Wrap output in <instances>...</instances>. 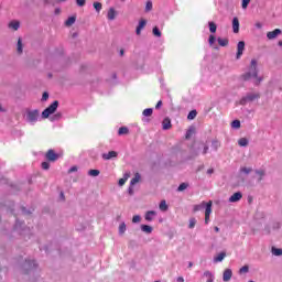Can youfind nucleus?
Masks as SVG:
<instances>
[{
  "mask_svg": "<svg viewBox=\"0 0 282 282\" xmlns=\"http://www.w3.org/2000/svg\"><path fill=\"white\" fill-rule=\"evenodd\" d=\"M112 158H118V152L110 151L108 153L102 154V160H112Z\"/></svg>",
  "mask_w": 282,
  "mask_h": 282,
  "instance_id": "12",
  "label": "nucleus"
},
{
  "mask_svg": "<svg viewBox=\"0 0 282 282\" xmlns=\"http://www.w3.org/2000/svg\"><path fill=\"white\" fill-rule=\"evenodd\" d=\"M208 25H209V32L212 34H215V32H217V24L215 22H209Z\"/></svg>",
  "mask_w": 282,
  "mask_h": 282,
  "instance_id": "25",
  "label": "nucleus"
},
{
  "mask_svg": "<svg viewBox=\"0 0 282 282\" xmlns=\"http://www.w3.org/2000/svg\"><path fill=\"white\" fill-rule=\"evenodd\" d=\"M256 28H258V30H261V28H263V25L261 24V22H257Z\"/></svg>",
  "mask_w": 282,
  "mask_h": 282,
  "instance_id": "57",
  "label": "nucleus"
},
{
  "mask_svg": "<svg viewBox=\"0 0 282 282\" xmlns=\"http://www.w3.org/2000/svg\"><path fill=\"white\" fill-rule=\"evenodd\" d=\"M217 42L220 45V47H228V43H229L228 39H226V37L225 39L218 37Z\"/></svg>",
  "mask_w": 282,
  "mask_h": 282,
  "instance_id": "18",
  "label": "nucleus"
},
{
  "mask_svg": "<svg viewBox=\"0 0 282 282\" xmlns=\"http://www.w3.org/2000/svg\"><path fill=\"white\" fill-rule=\"evenodd\" d=\"M162 107V100H159L158 104L155 105V109H160Z\"/></svg>",
  "mask_w": 282,
  "mask_h": 282,
  "instance_id": "56",
  "label": "nucleus"
},
{
  "mask_svg": "<svg viewBox=\"0 0 282 282\" xmlns=\"http://www.w3.org/2000/svg\"><path fill=\"white\" fill-rule=\"evenodd\" d=\"M9 28H10V30H14V32H17V30H19V28H21V22L13 20L9 23Z\"/></svg>",
  "mask_w": 282,
  "mask_h": 282,
  "instance_id": "15",
  "label": "nucleus"
},
{
  "mask_svg": "<svg viewBox=\"0 0 282 282\" xmlns=\"http://www.w3.org/2000/svg\"><path fill=\"white\" fill-rule=\"evenodd\" d=\"M124 184H127V177L120 178L119 186H124Z\"/></svg>",
  "mask_w": 282,
  "mask_h": 282,
  "instance_id": "51",
  "label": "nucleus"
},
{
  "mask_svg": "<svg viewBox=\"0 0 282 282\" xmlns=\"http://www.w3.org/2000/svg\"><path fill=\"white\" fill-rule=\"evenodd\" d=\"M213 281H214L213 276L207 280V282H213Z\"/></svg>",
  "mask_w": 282,
  "mask_h": 282,
  "instance_id": "63",
  "label": "nucleus"
},
{
  "mask_svg": "<svg viewBox=\"0 0 282 282\" xmlns=\"http://www.w3.org/2000/svg\"><path fill=\"white\" fill-rule=\"evenodd\" d=\"M153 10V2L148 1L145 4V12H151Z\"/></svg>",
  "mask_w": 282,
  "mask_h": 282,
  "instance_id": "40",
  "label": "nucleus"
},
{
  "mask_svg": "<svg viewBox=\"0 0 282 282\" xmlns=\"http://www.w3.org/2000/svg\"><path fill=\"white\" fill-rule=\"evenodd\" d=\"M47 98H50V94L43 93L42 100H47Z\"/></svg>",
  "mask_w": 282,
  "mask_h": 282,
  "instance_id": "54",
  "label": "nucleus"
},
{
  "mask_svg": "<svg viewBox=\"0 0 282 282\" xmlns=\"http://www.w3.org/2000/svg\"><path fill=\"white\" fill-rule=\"evenodd\" d=\"M207 173H208V175H213V173H215V170L209 169V170H207Z\"/></svg>",
  "mask_w": 282,
  "mask_h": 282,
  "instance_id": "58",
  "label": "nucleus"
},
{
  "mask_svg": "<svg viewBox=\"0 0 282 282\" xmlns=\"http://www.w3.org/2000/svg\"><path fill=\"white\" fill-rule=\"evenodd\" d=\"M279 34H281V29H275L273 31L268 32L267 37L269 39V41H272L273 39H276Z\"/></svg>",
  "mask_w": 282,
  "mask_h": 282,
  "instance_id": "9",
  "label": "nucleus"
},
{
  "mask_svg": "<svg viewBox=\"0 0 282 282\" xmlns=\"http://www.w3.org/2000/svg\"><path fill=\"white\" fill-rule=\"evenodd\" d=\"M93 6H94L96 12H100V10H102V3H100V2H94Z\"/></svg>",
  "mask_w": 282,
  "mask_h": 282,
  "instance_id": "36",
  "label": "nucleus"
},
{
  "mask_svg": "<svg viewBox=\"0 0 282 282\" xmlns=\"http://www.w3.org/2000/svg\"><path fill=\"white\" fill-rule=\"evenodd\" d=\"M240 105L245 106L248 105V97H242L239 101Z\"/></svg>",
  "mask_w": 282,
  "mask_h": 282,
  "instance_id": "49",
  "label": "nucleus"
},
{
  "mask_svg": "<svg viewBox=\"0 0 282 282\" xmlns=\"http://www.w3.org/2000/svg\"><path fill=\"white\" fill-rule=\"evenodd\" d=\"M26 265H28V268H29L30 270H32V268H36V262H35L34 260L28 261V262H26Z\"/></svg>",
  "mask_w": 282,
  "mask_h": 282,
  "instance_id": "44",
  "label": "nucleus"
},
{
  "mask_svg": "<svg viewBox=\"0 0 282 282\" xmlns=\"http://www.w3.org/2000/svg\"><path fill=\"white\" fill-rule=\"evenodd\" d=\"M54 14H56V15L61 14V9H58V8L55 9Z\"/></svg>",
  "mask_w": 282,
  "mask_h": 282,
  "instance_id": "60",
  "label": "nucleus"
},
{
  "mask_svg": "<svg viewBox=\"0 0 282 282\" xmlns=\"http://www.w3.org/2000/svg\"><path fill=\"white\" fill-rule=\"evenodd\" d=\"M231 127H232V129H241V121H239V120H234V121L231 122Z\"/></svg>",
  "mask_w": 282,
  "mask_h": 282,
  "instance_id": "30",
  "label": "nucleus"
},
{
  "mask_svg": "<svg viewBox=\"0 0 282 282\" xmlns=\"http://www.w3.org/2000/svg\"><path fill=\"white\" fill-rule=\"evenodd\" d=\"M59 158H61V154L56 153V151H54L53 149H50L45 153V159L47 160V162H56Z\"/></svg>",
  "mask_w": 282,
  "mask_h": 282,
  "instance_id": "4",
  "label": "nucleus"
},
{
  "mask_svg": "<svg viewBox=\"0 0 282 282\" xmlns=\"http://www.w3.org/2000/svg\"><path fill=\"white\" fill-rule=\"evenodd\" d=\"M250 78H256V85L261 84L262 79L259 77V70L257 69V59H251L249 72L242 75L243 80H250Z\"/></svg>",
  "mask_w": 282,
  "mask_h": 282,
  "instance_id": "1",
  "label": "nucleus"
},
{
  "mask_svg": "<svg viewBox=\"0 0 282 282\" xmlns=\"http://www.w3.org/2000/svg\"><path fill=\"white\" fill-rule=\"evenodd\" d=\"M153 35L158 36L160 39V36H162V32H160V29L158 26H154L153 30Z\"/></svg>",
  "mask_w": 282,
  "mask_h": 282,
  "instance_id": "34",
  "label": "nucleus"
},
{
  "mask_svg": "<svg viewBox=\"0 0 282 282\" xmlns=\"http://www.w3.org/2000/svg\"><path fill=\"white\" fill-rule=\"evenodd\" d=\"M140 221H141L140 216L135 215L132 217V224H140Z\"/></svg>",
  "mask_w": 282,
  "mask_h": 282,
  "instance_id": "46",
  "label": "nucleus"
},
{
  "mask_svg": "<svg viewBox=\"0 0 282 282\" xmlns=\"http://www.w3.org/2000/svg\"><path fill=\"white\" fill-rule=\"evenodd\" d=\"M212 147L214 148V151H217V149H219V147H221V143L218 140H214L212 142Z\"/></svg>",
  "mask_w": 282,
  "mask_h": 282,
  "instance_id": "33",
  "label": "nucleus"
},
{
  "mask_svg": "<svg viewBox=\"0 0 282 282\" xmlns=\"http://www.w3.org/2000/svg\"><path fill=\"white\" fill-rule=\"evenodd\" d=\"M215 232H219V227H214Z\"/></svg>",
  "mask_w": 282,
  "mask_h": 282,
  "instance_id": "62",
  "label": "nucleus"
},
{
  "mask_svg": "<svg viewBox=\"0 0 282 282\" xmlns=\"http://www.w3.org/2000/svg\"><path fill=\"white\" fill-rule=\"evenodd\" d=\"M156 213L155 210L147 212L145 214V220L147 221H153V217H155Z\"/></svg>",
  "mask_w": 282,
  "mask_h": 282,
  "instance_id": "17",
  "label": "nucleus"
},
{
  "mask_svg": "<svg viewBox=\"0 0 282 282\" xmlns=\"http://www.w3.org/2000/svg\"><path fill=\"white\" fill-rule=\"evenodd\" d=\"M18 54H23V41L21 37L18 40V47H17Z\"/></svg>",
  "mask_w": 282,
  "mask_h": 282,
  "instance_id": "24",
  "label": "nucleus"
},
{
  "mask_svg": "<svg viewBox=\"0 0 282 282\" xmlns=\"http://www.w3.org/2000/svg\"><path fill=\"white\" fill-rule=\"evenodd\" d=\"M240 172L246 173V175H248V174L252 173V169L251 167H241Z\"/></svg>",
  "mask_w": 282,
  "mask_h": 282,
  "instance_id": "43",
  "label": "nucleus"
},
{
  "mask_svg": "<svg viewBox=\"0 0 282 282\" xmlns=\"http://www.w3.org/2000/svg\"><path fill=\"white\" fill-rule=\"evenodd\" d=\"M142 232H145L147 235H151L153 232V227L149 225H141Z\"/></svg>",
  "mask_w": 282,
  "mask_h": 282,
  "instance_id": "16",
  "label": "nucleus"
},
{
  "mask_svg": "<svg viewBox=\"0 0 282 282\" xmlns=\"http://www.w3.org/2000/svg\"><path fill=\"white\" fill-rule=\"evenodd\" d=\"M42 169L44 171H50V163L48 162H42Z\"/></svg>",
  "mask_w": 282,
  "mask_h": 282,
  "instance_id": "47",
  "label": "nucleus"
},
{
  "mask_svg": "<svg viewBox=\"0 0 282 282\" xmlns=\"http://www.w3.org/2000/svg\"><path fill=\"white\" fill-rule=\"evenodd\" d=\"M176 281H177V282H184V276H178V278L176 279Z\"/></svg>",
  "mask_w": 282,
  "mask_h": 282,
  "instance_id": "59",
  "label": "nucleus"
},
{
  "mask_svg": "<svg viewBox=\"0 0 282 282\" xmlns=\"http://www.w3.org/2000/svg\"><path fill=\"white\" fill-rule=\"evenodd\" d=\"M232 30L235 34H239V18L232 19Z\"/></svg>",
  "mask_w": 282,
  "mask_h": 282,
  "instance_id": "14",
  "label": "nucleus"
},
{
  "mask_svg": "<svg viewBox=\"0 0 282 282\" xmlns=\"http://www.w3.org/2000/svg\"><path fill=\"white\" fill-rule=\"evenodd\" d=\"M186 140H188L191 138V131H187L186 132V135H185Z\"/></svg>",
  "mask_w": 282,
  "mask_h": 282,
  "instance_id": "61",
  "label": "nucleus"
},
{
  "mask_svg": "<svg viewBox=\"0 0 282 282\" xmlns=\"http://www.w3.org/2000/svg\"><path fill=\"white\" fill-rule=\"evenodd\" d=\"M144 28H147V20L141 19L139 21V24H138L137 30H135L138 36H140V34H142V30H144Z\"/></svg>",
  "mask_w": 282,
  "mask_h": 282,
  "instance_id": "7",
  "label": "nucleus"
},
{
  "mask_svg": "<svg viewBox=\"0 0 282 282\" xmlns=\"http://www.w3.org/2000/svg\"><path fill=\"white\" fill-rule=\"evenodd\" d=\"M204 276H206L207 279H210L213 278V273H210V271H205Z\"/></svg>",
  "mask_w": 282,
  "mask_h": 282,
  "instance_id": "52",
  "label": "nucleus"
},
{
  "mask_svg": "<svg viewBox=\"0 0 282 282\" xmlns=\"http://www.w3.org/2000/svg\"><path fill=\"white\" fill-rule=\"evenodd\" d=\"M159 208L160 210H163V212L169 210V205H166V200H161Z\"/></svg>",
  "mask_w": 282,
  "mask_h": 282,
  "instance_id": "28",
  "label": "nucleus"
},
{
  "mask_svg": "<svg viewBox=\"0 0 282 282\" xmlns=\"http://www.w3.org/2000/svg\"><path fill=\"white\" fill-rule=\"evenodd\" d=\"M88 175H90V177H98V175H100V171L99 170H90L88 172Z\"/></svg>",
  "mask_w": 282,
  "mask_h": 282,
  "instance_id": "29",
  "label": "nucleus"
},
{
  "mask_svg": "<svg viewBox=\"0 0 282 282\" xmlns=\"http://www.w3.org/2000/svg\"><path fill=\"white\" fill-rule=\"evenodd\" d=\"M26 120H29V122H36V120H39V110L26 111Z\"/></svg>",
  "mask_w": 282,
  "mask_h": 282,
  "instance_id": "5",
  "label": "nucleus"
},
{
  "mask_svg": "<svg viewBox=\"0 0 282 282\" xmlns=\"http://www.w3.org/2000/svg\"><path fill=\"white\" fill-rule=\"evenodd\" d=\"M246 97L248 102H253V100H259V98H261V95H259L258 93H253V94H248Z\"/></svg>",
  "mask_w": 282,
  "mask_h": 282,
  "instance_id": "13",
  "label": "nucleus"
},
{
  "mask_svg": "<svg viewBox=\"0 0 282 282\" xmlns=\"http://www.w3.org/2000/svg\"><path fill=\"white\" fill-rule=\"evenodd\" d=\"M188 268H193V262H189V263H188Z\"/></svg>",
  "mask_w": 282,
  "mask_h": 282,
  "instance_id": "64",
  "label": "nucleus"
},
{
  "mask_svg": "<svg viewBox=\"0 0 282 282\" xmlns=\"http://www.w3.org/2000/svg\"><path fill=\"white\" fill-rule=\"evenodd\" d=\"M243 50H246V42H243V41L238 42L237 54H236L237 61H239V58H241V56H243Z\"/></svg>",
  "mask_w": 282,
  "mask_h": 282,
  "instance_id": "6",
  "label": "nucleus"
},
{
  "mask_svg": "<svg viewBox=\"0 0 282 282\" xmlns=\"http://www.w3.org/2000/svg\"><path fill=\"white\" fill-rule=\"evenodd\" d=\"M173 127V124L171 123V119L170 118H164L162 121V128L164 131H169V129H171Z\"/></svg>",
  "mask_w": 282,
  "mask_h": 282,
  "instance_id": "11",
  "label": "nucleus"
},
{
  "mask_svg": "<svg viewBox=\"0 0 282 282\" xmlns=\"http://www.w3.org/2000/svg\"><path fill=\"white\" fill-rule=\"evenodd\" d=\"M243 197V194H241V192H236L234 195H231L230 197H229V202L231 203V204H235V203H237V202H240V199Z\"/></svg>",
  "mask_w": 282,
  "mask_h": 282,
  "instance_id": "8",
  "label": "nucleus"
},
{
  "mask_svg": "<svg viewBox=\"0 0 282 282\" xmlns=\"http://www.w3.org/2000/svg\"><path fill=\"white\" fill-rule=\"evenodd\" d=\"M61 118H63V113L57 112L52 117V120H61Z\"/></svg>",
  "mask_w": 282,
  "mask_h": 282,
  "instance_id": "45",
  "label": "nucleus"
},
{
  "mask_svg": "<svg viewBox=\"0 0 282 282\" xmlns=\"http://www.w3.org/2000/svg\"><path fill=\"white\" fill-rule=\"evenodd\" d=\"M142 115L145 117V118H149L151 116H153V108H148V109H144Z\"/></svg>",
  "mask_w": 282,
  "mask_h": 282,
  "instance_id": "26",
  "label": "nucleus"
},
{
  "mask_svg": "<svg viewBox=\"0 0 282 282\" xmlns=\"http://www.w3.org/2000/svg\"><path fill=\"white\" fill-rule=\"evenodd\" d=\"M205 208V224L208 225L210 221V213H213V200H209L208 203L203 202L200 205L194 206V213H197L202 210V208Z\"/></svg>",
  "mask_w": 282,
  "mask_h": 282,
  "instance_id": "2",
  "label": "nucleus"
},
{
  "mask_svg": "<svg viewBox=\"0 0 282 282\" xmlns=\"http://www.w3.org/2000/svg\"><path fill=\"white\" fill-rule=\"evenodd\" d=\"M232 279V270L231 269H226L223 273V281L228 282Z\"/></svg>",
  "mask_w": 282,
  "mask_h": 282,
  "instance_id": "10",
  "label": "nucleus"
},
{
  "mask_svg": "<svg viewBox=\"0 0 282 282\" xmlns=\"http://www.w3.org/2000/svg\"><path fill=\"white\" fill-rule=\"evenodd\" d=\"M224 259H226V252H220V253H218L217 257L214 258V261H215V263H219V262L224 261Z\"/></svg>",
  "mask_w": 282,
  "mask_h": 282,
  "instance_id": "19",
  "label": "nucleus"
},
{
  "mask_svg": "<svg viewBox=\"0 0 282 282\" xmlns=\"http://www.w3.org/2000/svg\"><path fill=\"white\" fill-rule=\"evenodd\" d=\"M197 118V110H191L187 115V120H195Z\"/></svg>",
  "mask_w": 282,
  "mask_h": 282,
  "instance_id": "27",
  "label": "nucleus"
},
{
  "mask_svg": "<svg viewBox=\"0 0 282 282\" xmlns=\"http://www.w3.org/2000/svg\"><path fill=\"white\" fill-rule=\"evenodd\" d=\"M248 272H250V267H248V265H243L239 270V274H248Z\"/></svg>",
  "mask_w": 282,
  "mask_h": 282,
  "instance_id": "31",
  "label": "nucleus"
},
{
  "mask_svg": "<svg viewBox=\"0 0 282 282\" xmlns=\"http://www.w3.org/2000/svg\"><path fill=\"white\" fill-rule=\"evenodd\" d=\"M272 254H274L275 257H281L282 249L272 248Z\"/></svg>",
  "mask_w": 282,
  "mask_h": 282,
  "instance_id": "35",
  "label": "nucleus"
},
{
  "mask_svg": "<svg viewBox=\"0 0 282 282\" xmlns=\"http://www.w3.org/2000/svg\"><path fill=\"white\" fill-rule=\"evenodd\" d=\"M118 135H129V128L127 127L119 128Z\"/></svg>",
  "mask_w": 282,
  "mask_h": 282,
  "instance_id": "23",
  "label": "nucleus"
},
{
  "mask_svg": "<svg viewBox=\"0 0 282 282\" xmlns=\"http://www.w3.org/2000/svg\"><path fill=\"white\" fill-rule=\"evenodd\" d=\"M108 20L109 21H113V19H116V9L115 8H110L108 11Z\"/></svg>",
  "mask_w": 282,
  "mask_h": 282,
  "instance_id": "20",
  "label": "nucleus"
},
{
  "mask_svg": "<svg viewBox=\"0 0 282 282\" xmlns=\"http://www.w3.org/2000/svg\"><path fill=\"white\" fill-rule=\"evenodd\" d=\"M196 224H197V219L191 218L189 219L188 228H191V229L195 228Z\"/></svg>",
  "mask_w": 282,
  "mask_h": 282,
  "instance_id": "42",
  "label": "nucleus"
},
{
  "mask_svg": "<svg viewBox=\"0 0 282 282\" xmlns=\"http://www.w3.org/2000/svg\"><path fill=\"white\" fill-rule=\"evenodd\" d=\"M257 175H259V182L263 180V176L265 175V171L263 170H258L256 171Z\"/></svg>",
  "mask_w": 282,
  "mask_h": 282,
  "instance_id": "37",
  "label": "nucleus"
},
{
  "mask_svg": "<svg viewBox=\"0 0 282 282\" xmlns=\"http://www.w3.org/2000/svg\"><path fill=\"white\" fill-rule=\"evenodd\" d=\"M87 0H76L77 6H79V8H83V6H85Z\"/></svg>",
  "mask_w": 282,
  "mask_h": 282,
  "instance_id": "50",
  "label": "nucleus"
},
{
  "mask_svg": "<svg viewBox=\"0 0 282 282\" xmlns=\"http://www.w3.org/2000/svg\"><path fill=\"white\" fill-rule=\"evenodd\" d=\"M239 147H246L248 144V139L241 138L238 141Z\"/></svg>",
  "mask_w": 282,
  "mask_h": 282,
  "instance_id": "38",
  "label": "nucleus"
},
{
  "mask_svg": "<svg viewBox=\"0 0 282 282\" xmlns=\"http://www.w3.org/2000/svg\"><path fill=\"white\" fill-rule=\"evenodd\" d=\"M76 171H78V167H77V166H72V167L68 170V173H76Z\"/></svg>",
  "mask_w": 282,
  "mask_h": 282,
  "instance_id": "53",
  "label": "nucleus"
},
{
  "mask_svg": "<svg viewBox=\"0 0 282 282\" xmlns=\"http://www.w3.org/2000/svg\"><path fill=\"white\" fill-rule=\"evenodd\" d=\"M126 231H127V225L124 223L120 224L119 234L124 235Z\"/></svg>",
  "mask_w": 282,
  "mask_h": 282,
  "instance_id": "32",
  "label": "nucleus"
},
{
  "mask_svg": "<svg viewBox=\"0 0 282 282\" xmlns=\"http://www.w3.org/2000/svg\"><path fill=\"white\" fill-rule=\"evenodd\" d=\"M208 153V145H204L203 155H206Z\"/></svg>",
  "mask_w": 282,
  "mask_h": 282,
  "instance_id": "55",
  "label": "nucleus"
},
{
  "mask_svg": "<svg viewBox=\"0 0 282 282\" xmlns=\"http://www.w3.org/2000/svg\"><path fill=\"white\" fill-rule=\"evenodd\" d=\"M186 188H188V184L187 183H182L178 187L177 191L180 193H182V191H186Z\"/></svg>",
  "mask_w": 282,
  "mask_h": 282,
  "instance_id": "39",
  "label": "nucleus"
},
{
  "mask_svg": "<svg viewBox=\"0 0 282 282\" xmlns=\"http://www.w3.org/2000/svg\"><path fill=\"white\" fill-rule=\"evenodd\" d=\"M74 23H76V17H69L66 21H65V25L67 28H72V25H74Z\"/></svg>",
  "mask_w": 282,
  "mask_h": 282,
  "instance_id": "21",
  "label": "nucleus"
},
{
  "mask_svg": "<svg viewBox=\"0 0 282 282\" xmlns=\"http://www.w3.org/2000/svg\"><path fill=\"white\" fill-rule=\"evenodd\" d=\"M215 41H217L215 35H213V34L209 35L208 43H209L210 47H213V45H215Z\"/></svg>",
  "mask_w": 282,
  "mask_h": 282,
  "instance_id": "41",
  "label": "nucleus"
},
{
  "mask_svg": "<svg viewBox=\"0 0 282 282\" xmlns=\"http://www.w3.org/2000/svg\"><path fill=\"white\" fill-rule=\"evenodd\" d=\"M58 109V100H55L52 102L46 109L42 112V118L47 119L52 113H56V110Z\"/></svg>",
  "mask_w": 282,
  "mask_h": 282,
  "instance_id": "3",
  "label": "nucleus"
},
{
  "mask_svg": "<svg viewBox=\"0 0 282 282\" xmlns=\"http://www.w3.org/2000/svg\"><path fill=\"white\" fill-rule=\"evenodd\" d=\"M140 180H141L140 173H135L134 177L130 181L131 186H135V184H138Z\"/></svg>",
  "mask_w": 282,
  "mask_h": 282,
  "instance_id": "22",
  "label": "nucleus"
},
{
  "mask_svg": "<svg viewBox=\"0 0 282 282\" xmlns=\"http://www.w3.org/2000/svg\"><path fill=\"white\" fill-rule=\"evenodd\" d=\"M242 9L246 10L250 6V0H242Z\"/></svg>",
  "mask_w": 282,
  "mask_h": 282,
  "instance_id": "48",
  "label": "nucleus"
}]
</instances>
